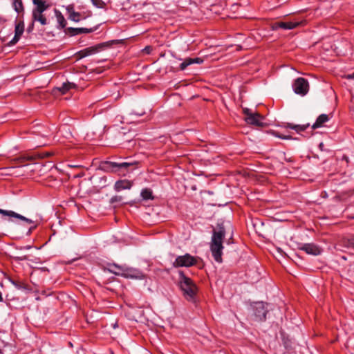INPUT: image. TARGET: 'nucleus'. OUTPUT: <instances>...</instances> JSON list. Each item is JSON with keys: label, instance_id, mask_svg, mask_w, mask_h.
Here are the masks:
<instances>
[{"label": "nucleus", "instance_id": "29", "mask_svg": "<svg viewBox=\"0 0 354 354\" xmlns=\"http://www.w3.org/2000/svg\"><path fill=\"white\" fill-rule=\"evenodd\" d=\"M12 283L17 288V289H26V285L22 281H11Z\"/></svg>", "mask_w": 354, "mask_h": 354}, {"label": "nucleus", "instance_id": "37", "mask_svg": "<svg viewBox=\"0 0 354 354\" xmlns=\"http://www.w3.org/2000/svg\"><path fill=\"white\" fill-rule=\"evenodd\" d=\"M35 226L30 227V231L32 230H33V229H35Z\"/></svg>", "mask_w": 354, "mask_h": 354}, {"label": "nucleus", "instance_id": "27", "mask_svg": "<svg viewBox=\"0 0 354 354\" xmlns=\"http://www.w3.org/2000/svg\"><path fill=\"white\" fill-rule=\"evenodd\" d=\"M193 61L192 58L190 57L185 59V61L180 64V69L182 71L185 70L188 66L193 64Z\"/></svg>", "mask_w": 354, "mask_h": 354}, {"label": "nucleus", "instance_id": "7", "mask_svg": "<svg viewBox=\"0 0 354 354\" xmlns=\"http://www.w3.org/2000/svg\"><path fill=\"white\" fill-rule=\"evenodd\" d=\"M50 156L49 153L44 152H35L32 153H27L15 158L13 161L16 164H24L26 161H35L37 159H43Z\"/></svg>", "mask_w": 354, "mask_h": 354}, {"label": "nucleus", "instance_id": "32", "mask_svg": "<svg viewBox=\"0 0 354 354\" xmlns=\"http://www.w3.org/2000/svg\"><path fill=\"white\" fill-rule=\"evenodd\" d=\"M346 79H348V80H350V79H354V72H353V73H351V74H348V75H347L346 76Z\"/></svg>", "mask_w": 354, "mask_h": 354}, {"label": "nucleus", "instance_id": "9", "mask_svg": "<svg viewBox=\"0 0 354 354\" xmlns=\"http://www.w3.org/2000/svg\"><path fill=\"white\" fill-rule=\"evenodd\" d=\"M66 12L68 15V19L75 22H79L82 19H85L89 15H86L84 13H81L75 11V6L73 4H70L66 7Z\"/></svg>", "mask_w": 354, "mask_h": 354}, {"label": "nucleus", "instance_id": "35", "mask_svg": "<svg viewBox=\"0 0 354 354\" xmlns=\"http://www.w3.org/2000/svg\"><path fill=\"white\" fill-rule=\"evenodd\" d=\"M324 143H322V142H321V143L319 144V149H320L322 151H323V150H324V149H323V148H324Z\"/></svg>", "mask_w": 354, "mask_h": 354}, {"label": "nucleus", "instance_id": "30", "mask_svg": "<svg viewBox=\"0 0 354 354\" xmlns=\"http://www.w3.org/2000/svg\"><path fill=\"white\" fill-rule=\"evenodd\" d=\"M192 60H194L193 61V64H195V63L201 64V63L203 62V60L201 58H198V57L197 58H192Z\"/></svg>", "mask_w": 354, "mask_h": 354}, {"label": "nucleus", "instance_id": "20", "mask_svg": "<svg viewBox=\"0 0 354 354\" xmlns=\"http://www.w3.org/2000/svg\"><path fill=\"white\" fill-rule=\"evenodd\" d=\"M329 115L327 114H321L313 124L312 129H315L323 126V124L329 120Z\"/></svg>", "mask_w": 354, "mask_h": 354}, {"label": "nucleus", "instance_id": "4", "mask_svg": "<svg viewBox=\"0 0 354 354\" xmlns=\"http://www.w3.org/2000/svg\"><path fill=\"white\" fill-rule=\"evenodd\" d=\"M35 6L32 11V20L33 22L37 21L42 26L48 24L47 18L44 14L50 5L43 0H32Z\"/></svg>", "mask_w": 354, "mask_h": 354}, {"label": "nucleus", "instance_id": "25", "mask_svg": "<svg viewBox=\"0 0 354 354\" xmlns=\"http://www.w3.org/2000/svg\"><path fill=\"white\" fill-rule=\"evenodd\" d=\"M141 196L145 200L153 199V194L150 189H144L141 192Z\"/></svg>", "mask_w": 354, "mask_h": 354}, {"label": "nucleus", "instance_id": "14", "mask_svg": "<svg viewBox=\"0 0 354 354\" xmlns=\"http://www.w3.org/2000/svg\"><path fill=\"white\" fill-rule=\"evenodd\" d=\"M122 277L126 278L142 279L145 276L140 270L125 266L124 272L123 273Z\"/></svg>", "mask_w": 354, "mask_h": 354}, {"label": "nucleus", "instance_id": "36", "mask_svg": "<svg viewBox=\"0 0 354 354\" xmlns=\"http://www.w3.org/2000/svg\"><path fill=\"white\" fill-rule=\"evenodd\" d=\"M4 21H5V20L3 19V18L1 16H0V24H2Z\"/></svg>", "mask_w": 354, "mask_h": 354}, {"label": "nucleus", "instance_id": "10", "mask_svg": "<svg viewBox=\"0 0 354 354\" xmlns=\"http://www.w3.org/2000/svg\"><path fill=\"white\" fill-rule=\"evenodd\" d=\"M267 304L262 301L256 302L253 306L255 316L260 320H265L268 310L266 309Z\"/></svg>", "mask_w": 354, "mask_h": 354}, {"label": "nucleus", "instance_id": "3", "mask_svg": "<svg viewBox=\"0 0 354 354\" xmlns=\"http://www.w3.org/2000/svg\"><path fill=\"white\" fill-rule=\"evenodd\" d=\"M133 165V163L127 162H116L112 161H104L101 162L100 167L105 172L117 173L120 176H125L129 171V168Z\"/></svg>", "mask_w": 354, "mask_h": 354}, {"label": "nucleus", "instance_id": "5", "mask_svg": "<svg viewBox=\"0 0 354 354\" xmlns=\"http://www.w3.org/2000/svg\"><path fill=\"white\" fill-rule=\"evenodd\" d=\"M198 258L192 256L189 253L184 255L178 256L173 263V266L175 268L179 267H191L197 263Z\"/></svg>", "mask_w": 354, "mask_h": 354}, {"label": "nucleus", "instance_id": "12", "mask_svg": "<svg viewBox=\"0 0 354 354\" xmlns=\"http://www.w3.org/2000/svg\"><path fill=\"white\" fill-rule=\"evenodd\" d=\"M299 250L304 251L308 254L319 255L321 253V248L314 243H304L299 248Z\"/></svg>", "mask_w": 354, "mask_h": 354}, {"label": "nucleus", "instance_id": "21", "mask_svg": "<svg viewBox=\"0 0 354 354\" xmlns=\"http://www.w3.org/2000/svg\"><path fill=\"white\" fill-rule=\"evenodd\" d=\"M55 15L57 19V21L59 24L58 28H64L67 24L66 20L65 19L64 15L62 14V12L55 9Z\"/></svg>", "mask_w": 354, "mask_h": 354}, {"label": "nucleus", "instance_id": "26", "mask_svg": "<svg viewBox=\"0 0 354 354\" xmlns=\"http://www.w3.org/2000/svg\"><path fill=\"white\" fill-rule=\"evenodd\" d=\"M75 85L73 83H64L59 90L63 93H66L70 89L75 88Z\"/></svg>", "mask_w": 354, "mask_h": 354}, {"label": "nucleus", "instance_id": "34", "mask_svg": "<svg viewBox=\"0 0 354 354\" xmlns=\"http://www.w3.org/2000/svg\"><path fill=\"white\" fill-rule=\"evenodd\" d=\"M278 137L280 138H282V139H289L290 138V136H278Z\"/></svg>", "mask_w": 354, "mask_h": 354}, {"label": "nucleus", "instance_id": "8", "mask_svg": "<svg viewBox=\"0 0 354 354\" xmlns=\"http://www.w3.org/2000/svg\"><path fill=\"white\" fill-rule=\"evenodd\" d=\"M292 88L295 93L300 95H305L309 89L308 82L306 79L299 77L295 80Z\"/></svg>", "mask_w": 354, "mask_h": 354}, {"label": "nucleus", "instance_id": "2", "mask_svg": "<svg viewBox=\"0 0 354 354\" xmlns=\"http://www.w3.org/2000/svg\"><path fill=\"white\" fill-rule=\"evenodd\" d=\"M180 287L183 292V296L189 301H194L198 292V288L194 282L183 272H180Z\"/></svg>", "mask_w": 354, "mask_h": 354}, {"label": "nucleus", "instance_id": "33", "mask_svg": "<svg viewBox=\"0 0 354 354\" xmlns=\"http://www.w3.org/2000/svg\"><path fill=\"white\" fill-rule=\"evenodd\" d=\"M34 23L33 21H32V24L29 26L28 28V30L30 32L31 31L32 29H33V26H34Z\"/></svg>", "mask_w": 354, "mask_h": 354}, {"label": "nucleus", "instance_id": "18", "mask_svg": "<svg viewBox=\"0 0 354 354\" xmlns=\"http://www.w3.org/2000/svg\"><path fill=\"white\" fill-rule=\"evenodd\" d=\"M131 183L127 180H120L115 183V191L120 192L123 189H129L131 187Z\"/></svg>", "mask_w": 354, "mask_h": 354}, {"label": "nucleus", "instance_id": "24", "mask_svg": "<svg viewBox=\"0 0 354 354\" xmlns=\"http://www.w3.org/2000/svg\"><path fill=\"white\" fill-rule=\"evenodd\" d=\"M308 127H309L308 124H306V125H296V124L288 123L287 124V127L288 128H290L291 129H294L297 133H300V132L304 131Z\"/></svg>", "mask_w": 354, "mask_h": 354}, {"label": "nucleus", "instance_id": "19", "mask_svg": "<svg viewBox=\"0 0 354 354\" xmlns=\"http://www.w3.org/2000/svg\"><path fill=\"white\" fill-rule=\"evenodd\" d=\"M109 270L113 273L115 275L123 276V273L124 272L125 266H119L115 263L110 264L109 266Z\"/></svg>", "mask_w": 354, "mask_h": 354}, {"label": "nucleus", "instance_id": "22", "mask_svg": "<svg viewBox=\"0 0 354 354\" xmlns=\"http://www.w3.org/2000/svg\"><path fill=\"white\" fill-rule=\"evenodd\" d=\"M12 6L15 10L18 13H23L24 11V8L23 5V2L21 0H15L12 3Z\"/></svg>", "mask_w": 354, "mask_h": 354}, {"label": "nucleus", "instance_id": "1", "mask_svg": "<svg viewBox=\"0 0 354 354\" xmlns=\"http://www.w3.org/2000/svg\"><path fill=\"white\" fill-rule=\"evenodd\" d=\"M225 234V228L223 223H217L216 227L213 230L212 241L210 243V250L214 260L218 263L223 261V240Z\"/></svg>", "mask_w": 354, "mask_h": 354}, {"label": "nucleus", "instance_id": "16", "mask_svg": "<svg viewBox=\"0 0 354 354\" xmlns=\"http://www.w3.org/2000/svg\"><path fill=\"white\" fill-rule=\"evenodd\" d=\"M101 48H102L101 45H97V46H91V47L84 48V49L79 51L77 53V56L80 59H82L83 57L95 54L96 53L99 52V50L101 49Z\"/></svg>", "mask_w": 354, "mask_h": 354}, {"label": "nucleus", "instance_id": "28", "mask_svg": "<svg viewBox=\"0 0 354 354\" xmlns=\"http://www.w3.org/2000/svg\"><path fill=\"white\" fill-rule=\"evenodd\" d=\"M92 3L94 6L98 8H104L106 6V3L102 0H91Z\"/></svg>", "mask_w": 354, "mask_h": 354}, {"label": "nucleus", "instance_id": "15", "mask_svg": "<svg viewBox=\"0 0 354 354\" xmlns=\"http://www.w3.org/2000/svg\"><path fill=\"white\" fill-rule=\"evenodd\" d=\"M299 25V22L295 21H280L276 22L272 24V30H277L279 28H282L285 30H291Z\"/></svg>", "mask_w": 354, "mask_h": 354}, {"label": "nucleus", "instance_id": "23", "mask_svg": "<svg viewBox=\"0 0 354 354\" xmlns=\"http://www.w3.org/2000/svg\"><path fill=\"white\" fill-rule=\"evenodd\" d=\"M342 244L344 248L354 249V234L349 238L344 239Z\"/></svg>", "mask_w": 354, "mask_h": 354}, {"label": "nucleus", "instance_id": "13", "mask_svg": "<svg viewBox=\"0 0 354 354\" xmlns=\"http://www.w3.org/2000/svg\"><path fill=\"white\" fill-rule=\"evenodd\" d=\"M96 30L95 28H67L64 30L66 34L69 35L71 36H75L77 35L82 34V33H91L94 32Z\"/></svg>", "mask_w": 354, "mask_h": 354}, {"label": "nucleus", "instance_id": "11", "mask_svg": "<svg viewBox=\"0 0 354 354\" xmlns=\"http://www.w3.org/2000/svg\"><path fill=\"white\" fill-rule=\"evenodd\" d=\"M24 32V23L23 21H19L15 24V36L9 42L10 46L15 45L19 40L21 36Z\"/></svg>", "mask_w": 354, "mask_h": 354}, {"label": "nucleus", "instance_id": "6", "mask_svg": "<svg viewBox=\"0 0 354 354\" xmlns=\"http://www.w3.org/2000/svg\"><path fill=\"white\" fill-rule=\"evenodd\" d=\"M243 112L245 115V120L248 124L257 127L263 126L262 120L263 117L261 114L257 112H252L251 109L248 108H244Z\"/></svg>", "mask_w": 354, "mask_h": 354}, {"label": "nucleus", "instance_id": "17", "mask_svg": "<svg viewBox=\"0 0 354 354\" xmlns=\"http://www.w3.org/2000/svg\"><path fill=\"white\" fill-rule=\"evenodd\" d=\"M0 214L3 216H8L19 218V219L22 220L29 224H31L33 223L32 220L27 218L24 217V216H22L19 214H17L13 211L4 210L2 209H0Z\"/></svg>", "mask_w": 354, "mask_h": 354}, {"label": "nucleus", "instance_id": "38", "mask_svg": "<svg viewBox=\"0 0 354 354\" xmlns=\"http://www.w3.org/2000/svg\"><path fill=\"white\" fill-rule=\"evenodd\" d=\"M2 353H2L1 350L0 349V354H2Z\"/></svg>", "mask_w": 354, "mask_h": 354}, {"label": "nucleus", "instance_id": "31", "mask_svg": "<svg viewBox=\"0 0 354 354\" xmlns=\"http://www.w3.org/2000/svg\"><path fill=\"white\" fill-rule=\"evenodd\" d=\"M144 50L147 53L149 54L151 51V46H146L144 49Z\"/></svg>", "mask_w": 354, "mask_h": 354}]
</instances>
